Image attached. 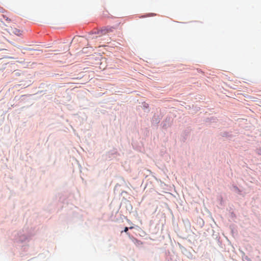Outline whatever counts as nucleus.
<instances>
[{
	"mask_svg": "<svg viewBox=\"0 0 261 261\" xmlns=\"http://www.w3.org/2000/svg\"><path fill=\"white\" fill-rule=\"evenodd\" d=\"M11 32L17 36H19V35H21V31L16 28L12 29Z\"/></svg>",
	"mask_w": 261,
	"mask_h": 261,
	"instance_id": "nucleus-1",
	"label": "nucleus"
},
{
	"mask_svg": "<svg viewBox=\"0 0 261 261\" xmlns=\"http://www.w3.org/2000/svg\"><path fill=\"white\" fill-rule=\"evenodd\" d=\"M133 227H132V226L129 227V229H133Z\"/></svg>",
	"mask_w": 261,
	"mask_h": 261,
	"instance_id": "nucleus-5",
	"label": "nucleus"
},
{
	"mask_svg": "<svg viewBox=\"0 0 261 261\" xmlns=\"http://www.w3.org/2000/svg\"><path fill=\"white\" fill-rule=\"evenodd\" d=\"M128 228L127 227H125L124 228V232H126L127 234H128V233L127 232L128 231Z\"/></svg>",
	"mask_w": 261,
	"mask_h": 261,
	"instance_id": "nucleus-4",
	"label": "nucleus"
},
{
	"mask_svg": "<svg viewBox=\"0 0 261 261\" xmlns=\"http://www.w3.org/2000/svg\"><path fill=\"white\" fill-rule=\"evenodd\" d=\"M100 32H101V33H102V34H105L106 33L108 32V30L107 29H103L101 30Z\"/></svg>",
	"mask_w": 261,
	"mask_h": 261,
	"instance_id": "nucleus-3",
	"label": "nucleus"
},
{
	"mask_svg": "<svg viewBox=\"0 0 261 261\" xmlns=\"http://www.w3.org/2000/svg\"><path fill=\"white\" fill-rule=\"evenodd\" d=\"M2 16L8 22H10L11 21V19H9L8 17L6 16L5 15H3Z\"/></svg>",
	"mask_w": 261,
	"mask_h": 261,
	"instance_id": "nucleus-2",
	"label": "nucleus"
}]
</instances>
